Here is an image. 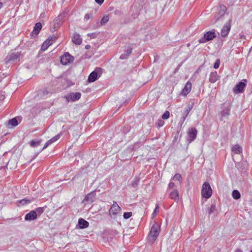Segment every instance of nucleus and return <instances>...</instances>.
Returning a JSON list of instances; mask_svg holds the SVG:
<instances>
[{"label": "nucleus", "mask_w": 252, "mask_h": 252, "mask_svg": "<svg viewBox=\"0 0 252 252\" xmlns=\"http://www.w3.org/2000/svg\"><path fill=\"white\" fill-rule=\"evenodd\" d=\"M160 231L159 225L157 223H154L151 227L150 232L147 237V242L152 245L157 239Z\"/></svg>", "instance_id": "obj_1"}, {"label": "nucleus", "mask_w": 252, "mask_h": 252, "mask_svg": "<svg viewBox=\"0 0 252 252\" xmlns=\"http://www.w3.org/2000/svg\"><path fill=\"white\" fill-rule=\"evenodd\" d=\"M67 15V14L66 13L63 12L61 13L55 19L52 23L50 28V30L52 32H54L60 28L63 24V22L65 20Z\"/></svg>", "instance_id": "obj_2"}, {"label": "nucleus", "mask_w": 252, "mask_h": 252, "mask_svg": "<svg viewBox=\"0 0 252 252\" xmlns=\"http://www.w3.org/2000/svg\"><path fill=\"white\" fill-rule=\"evenodd\" d=\"M202 196L205 198H209L212 194V190L208 182H205L201 189Z\"/></svg>", "instance_id": "obj_3"}, {"label": "nucleus", "mask_w": 252, "mask_h": 252, "mask_svg": "<svg viewBox=\"0 0 252 252\" xmlns=\"http://www.w3.org/2000/svg\"><path fill=\"white\" fill-rule=\"evenodd\" d=\"M20 53L19 52H13L9 53L5 59V63H13L19 61Z\"/></svg>", "instance_id": "obj_4"}, {"label": "nucleus", "mask_w": 252, "mask_h": 252, "mask_svg": "<svg viewBox=\"0 0 252 252\" xmlns=\"http://www.w3.org/2000/svg\"><path fill=\"white\" fill-rule=\"evenodd\" d=\"M216 36V33L214 31H208L204 34L203 37L199 39V43H205L207 41L212 40Z\"/></svg>", "instance_id": "obj_5"}, {"label": "nucleus", "mask_w": 252, "mask_h": 252, "mask_svg": "<svg viewBox=\"0 0 252 252\" xmlns=\"http://www.w3.org/2000/svg\"><path fill=\"white\" fill-rule=\"evenodd\" d=\"M226 10V7L224 5H220V10L215 18L213 20V24H215L217 21L222 19L223 16L224 15Z\"/></svg>", "instance_id": "obj_6"}, {"label": "nucleus", "mask_w": 252, "mask_h": 252, "mask_svg": "<svg viewBox=\"0 0 252 252\" xmlns=\"http://www.w3.org/2000/svg\"><path fill=\"white\" fill-rule=\"evenodd\" d=\"M197 133V131L195 128L191 127L189 129L188 131V138L187 139V142L190 143L194 141L196 137Z\"/></svg>", "instance_id": "obj_7"}, {"label": "nucleus", "mask_w": 252, "mask_h": 252, "mask_svg": "<svg viewBox=\"0 0 252 252\" xmlns=\"http://www.w3.org/2000/svg\"><path fill=\"white\" fill-rule=\"evenodd\" d=\"M73 61V57L71 56L68 52L65 53L61 58V63L63 65H67L69 63H72Z\"/></svg>", "instance_id": "obj_8"}, {"label": "nucleus", "mask_w": 252, "mask_h": 252, "mask_svg": "<svg viewBox=\"0 0 252 252\" xmlns=\"http://www.w3.org/2000/svg\"><path fill=\"white\" fill-rule=\"evenodd\" d=\"M231 21L232 19H229L228 21L223 26L220 32L221 36L225 37L227 36L231 29Z\"/></svg>", "instance_id": "obj_9"}, {"label": "nucleus", "mask_w": 252, "mask_h": 252, "mask_svg": "<svg viewBox=\"0 0 252 252\" xmlns=\"http://www.w3.org/2000/svg\"><path fill=\"white\" fill-rule=\"evenodd\" d=\"M101 71L102 68L97 67L94 71L92 72L88 77V82L92 83L96 81L98 78V73L99 72H101Z\"/></svg>", "instance_id": "obj_10"}, {"label": "nucleus", "mask_w": 252, "mask_h": 252, "mask_svg": "<svg viewBox=\"0 0 252 252\" xmlns=\"http://www.w3.org/2000/svg\"><path fill=\"white\" fill-rule=\"evenodd\" d=\"M95 192L93 191L88 193L84 199L83 202L85 204H91L95 199Z\"/></svg>", "instance_id": "obj_11"}, {"label": "nucleus", "mask_w": 252, "mask_h": 252, "mask_svg": "<svg viewBox=\"0 0 252 252\" xmlns=\"http://www.w3.org/2000/svg\"><path fill=\"white\" fill-rule=\"evenodd\" d=\"M246 86V84L244 82H239L235 87L233 89V92L236 94L243 93L244 89Z\"/></svg>", "instance_id": "obj_12"}, {"label": "nucleus", "mask_w": 252, "mask_h": 252, "mask_svg": "<svg viewBox=\"0 0 252 252\" xmlns=\"http://www.w3.org/2000/svg\"><path fill=\"white\" fill-rule=\"evenodd\" d=\"M113 203L112 207L109 210V212L110 215H116L121 211V208L116 201H114Z\"/></svg>", "instance_id": "obj_13"}, {"label": "nucleus", "mask_w": 252, "mask_h": 252, "mask_svg": "<svg viewBox=\"0 0 252 252\" xmlns=\"http://www.w3.org/2000/svg\"><path fill=\"white\" fill-rule=\"evenodd\" d=\"M37 218V214L35 211H31L27 214L25 217V220L27 221L33 220Z\"/></svg>", "instance_id": "obj_14"}, {"label": "nucleus", "mask_w": 252, "mask_h": 252, "mask_svg": "<svg viewBox=\"0 0 252 252\" xmlns=\"http://www.w3.org/2000/svg\"><path fill=\"white\" fill-rule=\"evenodd\" d=\"M231 108L230 104H229L221 112V119L223 120L224 118H227L230 114V110Z\"/></svg>", "instance_id": "obj_15"}, {"label": "nucleus", "mask_w": 252, "mask_h": 252, "mask_svg": "<svg viewBox=\"0 0 252 252\" xmlns=\"http://www.w3.org/2000/svg\"><path fill=\"white\" fill-rule=\"evenodd\" d=\"M78 227L80 229H84V228H86L88 227L89 225V223L85 220H84L82 218H80L78 220Z\"/></svg>", "instance_id": "obj_16"}, {"label": "nucleus", "mask_w": 252, "mask_h": 252, "mask_svg": "<svg viewBox=\"0 0 252 252\" xmlns=\"http://www.w3.org/2000/svg\"><path fill=\"white\" fill-rule=\"evenodd\" d=\"M81 94L79 92L72 93L69 94L68 98H69L72 101H76L80 98Z\"/></svg>", "instance_id": "obj_17"}, {"label": "nucleus", "mask_w": 252, "mask_h": 252, "mask_svg": "<svg viewBox=\"0 0 252 252\" xmlns=\"http://www.w3.org/2000/svg\"><path fill=\"white\" fill-rule=\"evenodd\" d=\"M72 42L76 45H80L82 42V39L80 37V35L75 33L72 39Z\"/></svg>", "instance_id": "obj_18"}, {"label": "nucleus", "mask_w": 252, "mask_h": 252, "mask_svg": "<svg viewBox=\"0 0 252 252\" xmlns=\"http://www.w3.org/2000/svg\"><path fill=\"white\" fill-rule=\"evenodd\" d=\"M219 78V76L217 74V71L212 72L211 73L209 77V81L212 83H215Z\"/></svg>", "instance_id": "obj_19"}, {"label": "nucleus", "mask_w": 252, "mask_h": 252, "mask_svg": "<svg viewBox=\"0 0 252 252\" xmlns=\"http://www.w3.org/2000/svg\"><path fill=\"white\" fill-rule=\"evenodd\" d=\"M132 49L131 47H128L127 49L126 50L124 51V53L120 56V58L122 60L127 59L129 55L131 54L132 52Z\"/></svg>", "instance_id": "obj_20"}, {"label": "nucleus", "mask_w": 252, "mask_h": 252, "mask_svg": "<svg viewBox=\"0 0 252 252\" xmlns=\"http://www.w3.org/2000/svg\"><path fill=\"white\" fill-rule=\"evenodd\" d=\"M191 89V83L188 82L183 90L182 92V94L184 95H186L188 94H189Z\"/></svg>", "instance_id": "obj_21"}, {"label": "nucleus", "mask_w": 252, "mask_h": 252, "mask_svg": "<svg viewBox=\"0 0 252 252\" xmlns=\"http://www.w3.org/2000/svg\"><path fill=\"white\" fill-rule=\"evenodd\" d=\"M169 197L176 202L179 200V193L177 190L174 189L170 193Z\"/></svg>", "instance_id": "obj_22"}, {"label": "nucleus", "mask_w": 252, "mask_h": 252, "mask_svg": "<svg viewBox=\"0 0 252 252\" xmlns=\"http://www.w3.org/2000/svg\"><path fill=\"white\" fill-rule=\"evenodd\" d=\"M42 28L41 24L39 22L36 23L34 26L33 30L32 32V33H34L35 35H37L39 33L40 31Z\"/></svg>", "instance_id": "obj_23"}, {"label": "nucleus", "mask_w": 252, "mask_h": 252, "mask_svg": "<svg viewBox=\"0 0 252 252\" xmlns=\"http://www.w3.org/2000/svg\"><path fill=\"white\" fill-rule=\"evenodd\" d=\"M192 108V106L190 105H188V107L186 108L185 111H184L183 113V122L185 121L186 120L187 117L188 116L189 113L190 111L191 110Z\"/></svg>", "instance_id": "obj_24"}, {"label": "nucleus", "mask_w": 252, "mask_h": 252, "mask_svg": "<svg viewBox=\"0 0 252 252\" xmlns=\"http://www.w3.org/2000/svg\"><path fill=\"white\" fill-rule=\"evenodd\" d=\"M41 142V139L33 140L30 142V146L32 147L38 146Z\"/></svg>", "instance_id": "obj_25"}, {"label": "nucleus", "mask_w": 252, "mask_h": 252, "mask_svg": "<svg viewBox=\"0 0 252 252\" xmlns=\"http://www.w3.org/2000/svg\"><path fill=\"white\" fill-rule=\"evenodd\" d=\"M49 40H46L42 44L41 49L43 51H45L48 47L52 44V42H50Z\"/></svg>", "instance_id": "obj_26"}, {"label": "nucleus", "mask_w": 252, "mask_h": 252, "mask_svg": "<svg viewBox=\"0 0 252 252\" xmlns=\"http://www.w3.org/2000/svg\"><path fill=\"white\" fill-rule=\"evenodd\" d=\"M8 125H11L13 126H16L18 125V120L16 118H12L8 121Z\"/></svg>", "instance_id": "obj_27"}, {"label": "nucleus", "mask_w": 252, "mask_h": 252, "mask_svg": "<svg viewBox=\"0 0 252 252\" xmlns=\"http://www.w3.org/2000/svg\"><path fill=\"white\" fill-rule=\"evenodd\" d=\"M242 148L239 145H236L232 148V151L235 154H239L241 152Z\"/></svg>", "instance_id": "obj_28"}, {"label": "nucleus", "mask_w": 252, "mask_h": 252, "mask_svg": "<svg viewBox=\"0 0 252 252\" xmlns=\"http://www.w3.org/2000/svg\"><path fill=\"white\" fill-rule=\"evenodd\" d=\"M232 195L233 198L235 199H238L240 198L241 196L240 193L237 190H234L232 191Z\"/></svg>", "instance_id": "obj_29"}, {"label": "nucleus", "mask_w": 252, "mask_h": 252, "mask_svg": "<svg viewBox=\"0 0 252 252\" xmlns=\"http://www.w3.org/2000/svg\"><path fill=\"white\" fill-rule=\"evenodd\" d=\"M109 20V15H105L101 19L100 21V24L101 25H105L106 23L108 22Z\"/></svg>", "instance_id": "obj_30"}, {"label": "nucleus", "mask_w": 252, "mask_h": 252, "mask_svg": "<svg viewBox=\"0 0 252 252\" xmlns=\"http://www.w3.org/2000/svg\"><path fill=\"white\" fill-rule=\"evenodd\" d=\"M60 137V135L58 134L56 135L55 136L53 137L52 138L48 140L47 142L49 144V145L51 144L52 143H54V142L56 141L57 140H58Z\"/></svg>", "instance_id": "obj_31"}, {"label": "nucleus", "mask_w": 252, "mask_h": 252, "mask_svg": "<svg viewBox=\"0 0 252 252\" xmlns=\"http://www.w3.org/2000/svg\"><path fill=\"white\" fill-rule=\"evenodd\" d=\"M31 202V201L30 200L28 199L27 198H24L19 201V203L21 204L22 205L29 203Z\"/></svg>", "instance_id": "obj_32"}, {"label": "nucleus", "mask_w": 252, "mask_h": 252, "mask_svg": "<svg viewBox=\"0 0 252 252\" xmlns=\"http://www.w3.org/2000/svg\"><path fill=\"white\" fill-rule=\"evenodd\" d=\"M216 210V206L215 205L212 204L211 207L208 209L209 215H211Z\"/></svg>", "instance_id": "obj_33"}, {"label": "nucleus", "mask_w": 252, "mask_h": 252, "mask_svg": "<svg viewBox=\"0 0 252 252\" xmlns=\"http://www.w3.org/2000/svg\"><path fill=\"white\" fill-rule=\"evenodd\" d=\"M169 112L168 111H166L162 115V118L164 120L167 119L169 117Z\"/></svg>", "instance_id": "obj_34"}, {"label": "nucleus", "mask_w": 252, "mask_h": 252, "mask_svg": "<svg viewBox=\"0 0 252 252\" xmlns=\"http://www.w3.org/2000/svg\"><path fill=\"white\" fill-rule=\"evenodd\" d=\"M124 218L126 219H129L130 217L132 216V212H125L124 213Z\"/></svg>", "instance_id": "obj_35"}, {"label": "nucleus", "mask_w": 252, "mask_h": 252, "mask_svg": "<svg viewBox=\"0 0 252 252\" xmlns=\"http://www.w3.org/2000/svg\"><path fill=\"white\" fill-rule=\"evenodd\" d=\"M57 38L58 37L54 34L52 36L49 37L47 40H49L50 42L53 43V42L55 41L57 39Z\"/></svg>", "instance_id": "obj_36"}, {"label": "nucleus", "mask_w": 252, "mask_h": 252, "mask_svg": "<svg viewBox=\"0 0 252 252\" xmlns=\"http://www.w3.org/2000/svg\"><path fill=\"white\" fill-rule=\"evenodd\" d=\"M158 209H159V206H158V205H157L156 208L155 209L154 212L152 214L153 218H155L157 216V212L158 211Z\"/></svg>", "instance_id": "obj_37"}, {"label": "nucleus", "mask_w": 252, "mask_h": 252, "mask_svg": "<svg viewBox=\"0 0 252 252\" xmlns=\"http://www.w3.org/2000/svg\"><path fill=\"white\" fill-rule=\"evenodd\" d=\"M182 179L181 175L179 174H176L173 178V180L180 181Z\"/></svg>", "instance_id": "obj_38"}, {"label": "nucleus", "mask_w": 252, "mask_h": 252, "mask_svg": "<svg viewBox=\"0 0 252 252\" xmlns=\"http://www.w3.org/2000/svg\"><path fill=\"white\" fill-rule=\"evenodd\" d=\"M44 211V207H39L36 209V213H38L39 215L41 214Z\"/></svg>", "instance_id": "obj_39"}, {"label": "nucleus", "mask_w": 252, "mask_h": 252, "mask_svg": "<svg viewBox=\"0 0 252 252\" xmlns=\"http://www.w3.org/2000/svg\"><path fill=\"white\" fill-rule=\"evenodd\" d=\"M220 64V61L219 59H217L214 65V68L217 69L218 68H219Z\"/></svg>", "instance_id": "obj_40"}, {"label": "nucleus", "mask_w": 252, "mask_h": 252, "mask_svg": "<svg viewBox=\"0 0 252 252\" xmlns=\"http://www.w3.org/2000/svg\"><path fill=\"white\" fill-rule=\"evenodd\" d=\"M139 181V178H135V181H134L132 183V186L134 188L136 187L138 185V183Z\"/></svg>", "instance_id": "obj_41"}, {"label": "nucleus", "mask_w": 252, "mask_h": 252, "mask_svg": "<svg viewBox=\"0 0 252 252\" xmlns=\"http://www.w3.org/2000/svg\"><path fill=\"white\" fill-rule=\"evenodd\" d=\"M92 15L89 14H86L85 15L84 19L85 20H88L92 17Z\"/></svg>", "instance_id": "obj_42"}, {"label": "nucleus", "mask_w": 252, "mask_h": 252, "mask_svg": "<svg viewBox=\"0 0 252 252\" xmlns=\"http://www.w3.org/2000/svg\"><path fill=\"white\" fill-rule=\"evenodd\" d=\"M88 36L92 38H94L96 37V34L95 33H91L88 34Z\"/></svg>", "instance_id": "obj_43"}, {"label": "nucleus", "mask_w": 252, "mask_h": 252, "mask_svg": "<svg viewBox=\"0 0 252 252\" xmlns=\"http://www.w3.org/2000/svg\"><path fill=\"white\" fill-rule=\"evenodd\" d=\"M174 186H175V184L173 182L169 183V184L168 185L169 188H170V189H173Z\"/></svg>", "instance_id": "obj_44"}, {"label": "nucleus", "mask_w": 252, "mask_h": 252, "mask_svg": "<svg viewBox=\"0 0 252 252\" xmlns=\"http://www.w3.org/2000/svg\"><path fill=\"white\" fill-rule=\"evenodd\" d=\"M49 145V144L48 143V142H47L44 146H43V147L42 148V149L40 151V152H41L42 151H43V150H44L45 149H46Z\"/></svg>", "instance_id": "obj_45"}, {"label": "nucleus", "mask_w": 252, "mask_h": 252, "mask_svg": "<svg viewBox=\"0 0 252 252\" xmlns=\"http://www.w3.org/2000/svg\"><path fill=\"white\" fill-rule=\"evenodd\" d=\"M104 0H95V1L98 4L101 5L104 2Z\"/></svg>", "instance_id": "obj_46"}, {"label": "nucleus", "mask_w": 252, "mask_h": 252, "mask_svg": "<svg viewBox=\"0 0 252 252\" xmlns=\"http://www.w3.org/2000/svg\"><path fill=\"white\" fill-rule=\"evenodd\" d=\"M115 14L121 15V11H119V10H116L115 11Z\"/></svg>", "instance_id": "obj_47"}, {"label": "nucleus", "mask_w": 252, "mask_h": 252, "mask_svg": "<svg viewBox=\"0 0 252 252\" xmlns=\"http://www.w3.org/2000/svg\"><path fill=\"white\" fill-rule=\"evenodd\" d=\"M90 48H91V46L90 45H86L85 46V49L87 50L90 49Z\"/></svg>", "instance_id": "obj_48"}, {"label": "nucleus", "mask_w": 252, "mask_h": 252, "mask_svg": "<svg viewBox=\"0 0 252 252\" xmlns=\"http://www.w3.org/2000/svg\"><path fill=\"white\" fill-rule=\"evenodd\" d=\"M37 155H38V154H35V156H34V157L33 158H32V159H31V160H30V162L31 161H32L34 158H35V157L37 156Z\"/></svg>", "instance_id": "obj_49"}, {"label": "nucleus", "mask_w": 252, "mask_h": 252, "mask_svg": "<svg viewBox=\"0 0 252 252\" xmlns=\"http://www.w3.org/2000/svg\"><path fill=\"white\" fill-rule=\"evenodd\" d=\"M2 3L0 2V9L2 7Z\"/></svg>", "instance_id": "obj_50"}, {"label": "nucleus", "mask_w": 252, "mask_h": 252, "mask_svg": "<svg viewBox=\"0 0 252 252\" xmlns=\"http://www.w3.org/2000/svg\"><path fill=\"white\" fill-rule=\"evenodd\" d=\"M236 252H242L241 250H237Z\"/></svg>", "instance_id": "obj_51"}, {"label": "nucleus", "mask_w": 252, "mask_h": 252, "mask_svg": "<svg viewBox=\"0 0 252 252\" xmlns=\"http://www.w3.org/2000/svg\"><path fill=\"white\" fill-rule=\"evenodd\" d=\"M243 81H245V82H247V80L246 79L243 80Z\"/></svg>", "instance_id": "obj_52"}, {"label": "nucleus", "mask_w": 252, "mask_h": 252, "mask_svg": "<svg viewBox=\"0 0 252 252\" xmlns=\"http://www.w3.org/2000/svg\"><path fill=\"white\" fill-rule=\"evenodd\" d=\"M251 252H252V250L251 251Z\"/></svg>", "instance_id": "obj_53"}]
</instances>
